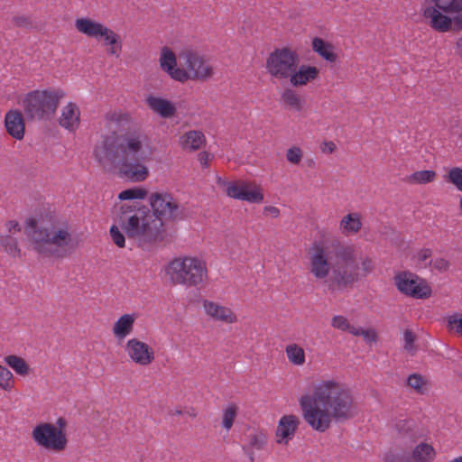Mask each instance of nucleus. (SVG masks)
I'll return each instance as SVG.
<instances>
[{
    "mask_svg": "<svg viewBox=\"0 0 462 462\" xmlns=\"http://www.w3.org/2000/svg\"><path fill=\"white\" fill-rule=\"evenodd\" d=\"M150 153L149 139L141 131L102 134L93 149V159L106 172L132 181H143L149 175L142 163Z\"/></svg>",
    "mask_w": 462,
    "mask_h": 462,
    "instance_id": "nucleus-1",
    "label": "nucleus"
},
{
    "mask_svg": "<svg viewBox=\"0 0 462 462\" xmlns=\"http://www.w3.org/2000/svg\"><path fill=\"white\" fill-rule=\"evenodd\" d=\"M305 422L315 431L323 433L334 422H344L356 415L357 408L352 391L338 380L320 379L311 391L299 398Z\"/></svg>",
    "mask_w": 462,
    "mask_h": 462,
    "instance_id": "nucleus-2",
    "label": "nucleus"
},
{
    "mask_svg": "<svg viewBox=\"0 0 462 462\" xmlns=\"http://www.w3.org/2000/svg\"><path fill=\"white\" fill-rule=\"evenodd\" d=\"M333 248L336 255L333 265L322 243L314 242L309 248V270L317 280H325L332 270L334 282L339 287H346L374 272L373 257L363 255L356 245L337 242Z\"/></svg>",
    "mask_w": 462,
    "mask_h": 462,
    "instance_id": "nucleus-3",
    "label": "nucleus"
},
{
    "mask_svg": "<svg viewBox=\"0 0 462 462\" xmlns=\"http://www.w3.org/2000/svg\"><path fill=\"white\" fill-rule=\"evenodd\" d=\"M30 246L42 257H63L73 245L72 227L66 221H56L46 226H37L36 220L26 221Z\"/></svg>",
    "mask_w": 462,
    "mask_h": 462,
    "instance_id": "nucleus-4",
    "label": "nucleus"
},
{
    "mask_svg": "<svg viewBox=\"0 0 462 462\" xmlns=\"http://www.w3.org/2000/svg\"><path fill=\"white\" fill-rule=\"evenodd\" d=\"M119 223L127 237L140 247L149 246L162 238L163 223L145 207L123 211Z\"/></svg>",
    "mask_w": 462,
    "mask_h": 462,
    "instance_id": "nucleus-5",
    "label": "nucleus"
},
{
    "mask_svg": "<svg viewBox=\"0 0 462 462\" xmlns=\"http://www.w3.org/2000/svg\"><path fill=\"white\" fill-rule=\"evenodd\" d=\"M167 280L173 285L198 287L208 279L207 262L200 256L185 254L174 257L164 267Z\"/></svg>",
    "mask_w": 462,
    "mask_h": 462,
    "instance_id": "nucleus-6",
    "label": "nucleus"
},
{
    "mask_svg": "<svg viewBox=\"0 0 462 462\" xmlns=\"http://www.w3.org/2000/svg\"><path fill=\"white\" fill-rule=\"evenodd\" d=\"M65 96L64 90L59 88L32 90L23 97L22 106L28 119L50 120Z\"/></svg>",
    "mask_w": 462,
    "mask_h": 462,
    "instance_id": "nucleus-7",
    "label": "nucleus"
},
{
    "mask_svg": "<svg viewBox=\"0 0 462 462\" xmlns=\"http://www.w3.org/2000/svg\"><path fill=\"white\" fill-rule=\"evenodd\" d=\"M422 11L429 26L438 32H448L453 24L462 30V0H427Z\"/></svg>",
    "mask_w": 462,
    "mask_h": 462,
    "instance_id": "nucleus-8",
    "label": "nucleus"
},
{
    "mask_svg": "<svg viewBox=\"0 0 462 462\" xmlns=\"http://www.w3.org/2000/svg\"><path fill=\"white\" fill-rule=\"evenodd\" d=\"M67 426V420L63 417H59L55 423L39 422L32 430V439L41 448L53 453L62 452L69 444Z\"/></svg>",
    "mask_w": 462,
    "mask_h": 462,
    "instance_id": "nucleus-9",
    "label": "nucleus"
},
{
    "mask_svg": "<svg viewBox=\"0 0 462 462\" xmlns=\"http://www.w3.org/2000/svg\"><path fill=\"white\" fill-rule=\"evenodd\" d=\"M77 31L88 38H94L106 47L108 55L118 58L122 51L120 36L102 23L88 17L75 21Z\"/></svg>",
    "mask_w": 462,
    "mask_h": 462,
    "instance_id": "nucleus-10",
    "label": "nucleus"
},
{
    "mask_svg": "<svg viewBox=\"0 0 462 462\" xmlns=\"http://www.w3.org/2000/svg\"><path fill=\"white\" fill-rule=\"evenodd\" d=\"M179 63L181 66L180 83L189 80L206 81L215 74L210 60L202 53L188 49L179 53Z\"/></svg>",
    "mask_w": 462,
    "mask_h": 462,
    "instance_id": "nucleus-11",
    "label": "nucleus"
},
{
    "mask_svg": "<svg viewBox=\"0 0 462 462\" xmlns=\"http://www.w3.org/2000/svg\"><path fill=\"white\" fill-rule=\"evenodd\" d=\"M299 54L289 47L277 48L266 59L267 73L278 80L288 79L291 72L298 68Z\"/></svg>",
    "mask_w": 462,
    "mask_h": 462,
    "instance_id": "nucleus-12",
    "label": "nucleus"
},
{
    "mask_svg": "<svg viewBox=\"0 0 462 462\" xmlns=\"http://www.w3.org/2000/svg\"><path fill=\"white\" fill-rule=\"evenodd\" d=\"M149 204L152 214H154L162 223L174 221L182 214V208L177 199L167 191L152 193L149 197Z\"/></svg>",
    "mask_w": 462,
    "mask_h": 462,
    "instance_id": "nucleus-13",
    "label": "nucleus"
},
{
    "mask_svg": "<svg viewBox=\"0 0 462 462\" xmlns=\"http://www.w3.org/2000/svg\"><path fill=\"white\" fill-rule=\"evenodd\" d=\"M394 283L402 293L414 299H427L431 295V288L428 282L412 273H397Z\"/></svg>",
    "mask_w": 462,
    "mask_h": 462,
    "instance_id": "nucleus-14",
    "label": "nucleus"
},
{
    "mask_svg": "<svg viewBox=\"0 0 462 462\" xmlns=\"http://www.w3.org/2000/svg\"><path fill=\"white\" fill-rule=\"evenodd\" d=\"M228 197L249 203H261L263 201V189L259 184L252 181H227L223 183Z\"/></svg>",
    "mask_w": 462,
    "mask_h": 462,
    "instance_id": "nucleus-15",
    "label": "nucleus"
},
{
    "mask_svg": "<svg viewBox=\"0 0 462 462\" xmlns=\"http://www.w3.org/2000/svg\"><path fill=\"white\" fill-rule=\"evenodd\" d=\"M124 349L129 361L137 365L148 366L155 360L154 348L138 337L128 339Z\"/></svg>",
    "mask_w": 462,
    "mask_h": 462,
    "instance_id": "nucleus-16",
    "label": "nucleus"
},
{
    "mask_svg": "<svg viewBox=\"0 0 462 462\" xmlns=\"http://www.w3.org/2000/svg\"><path fill=\"white\" fill-rule=\"evenodd\" d=\"M202 308L206 316L215 322L232 325L238 321L236 313L230 307L219 302L204 300L202 301Z\"/></svg>",
    "mask_w": 462,
    "mask_h": 462,
    "instance_id": "nucleus-17",
    "label": "nucleus"
},
{
    "mask_svg": "<svg viewBox=\"0 0 462 462\" xmlns=\"http://www.w3.org/2000/svg\"><path fill=\"white\" fill-rule=\"evenodd\" d=\"M300 420L297 415L287 414L280 418L275 430V441L279 445H288L294 438Z\"/></svg>",
    "mask_w": 462,
    "mask_h": 462,
    "instance_id": "nucleus-18",
    "label": "nucleus"
},
{
    "mask_svg": "<svg viewBox=\"0 0 462 462\" xmlns=\"http://www.w3.org/2000/svg\"><path fill=\"white\" fill-rule=\"evenodd\" d=\"M5 127L7 134L15 140H23L25 134V122L23 113L11 109L5 116Z\"/></svg>",
    "mask_w": 462,
    "mask_h": 462,
    "instance_id": "nucleus-19",
    "label": "nucleus"
},
{
    "mask_svg": "<svg viewBox=\"0 0 462 462\" xmlns=\"http://www.w3.org/2000/svg\"><path fill=\"white\" fill-rule=\"evenodd\" d=\"M319 77V69L310 64L298 65L288 79L293 88H300L314 82Z\"/></svg>",
    "mask_w": 462,
    "mask_h": 462,
    "instance_id": "nucleus-20",
    "label": "nucleus"
},
{
    "mask_svg": "<svg viewBox=\"0 0 462 462\" xmlns=\"http://www.w3.org/2000/svg\"><path fill=\"white\" fill-rule=\"evenodd\" d=\"M160 67L167 73L172 79L180 80L181 66L179 62V56L168 47H163L161 50L159 58Z\"/></svg>",
    "mask_w": 462,
    "mask_h": 462,
    "instance_id": "nucleus-21",
    "label": "nucleus"
},
{
    "mask_svg": "<svg viewBox=\"0 0 462 462\" xmlns=\"http://www.w3.org/2000/svg\"><path fill=\"white\" fill-rule=\"evenodd\" d=\"M59 125L69 132H75L80 125V109L74 102H68L61 109Z\"/></svg>",
    "mask_w": 462,
    "mask_h": 462,
    "instance_id": "nucleus-22",
    "label": "nucleus"
},
{
    "mask_svg": "<svg viewBox=\"0 0 462 462\" xmlns=\"http://www.w3.org/2000/svg\"><path fill=\"white\" fill-rule=\"evenodd\" d=\"M206 143V136L200 130H189L179 138L180 147L187 152H197L203 148Z\"/></svg>",
    "mask_w": 462,
    "mask_h": 462,
    "instance_id": "nucleus-23",
    "label": "nucleus"
},
{
    "mask_svg": "<svg viewBox=\"0 0 462 462\" xmlns=\"http://www.w3.org/2000/svg\"><path fill=\"white\" fill-rule=\"evenodd\" d=\"M363 228V216L358 211H351L344 215L338 223L340 233L348 237L357 235Z\"/></svg>",
    "mask_w": 462,
    "mask_h": 462,
    "instance_id": "nucleus-24",
    "label": "nucleus"
},
{
    "mask_svg": "<svg viewBox=\"0 0 462 462\" xmlns=\"http://www.w3.org/2000/svg\"><path fill=\"white\" fill-rule=\"evenodd\" d=\"M136 319L137 316L134 313H125L121 315L112 326L114 337L118 341H123L130 336L134 331Z\"/></svg>",
    "mask_w": 462,
    "mask_h": 462,
    "instance_id": "nucleus-25",
    "label": "nucleus"
},
{
    "mask_svg": "<svg viewBox=\"0 0 462 462\" xmlns=\"http://www.w3.org/2000/svg\"><path fill=\"white\" fill-rule=\"evenodd\" d=\"M268 442L267 433L263 430H253L246 437L243 450L251 461L254 460L256 451L263 450Z\"/></svg>",
    "mask_w": 462,
    "mask_h": 462,
    "instance_id": "nucleus-26",
    "label": "nucleus"
},
{
    "mask_svg": "<svg viewBox=\"0 0 462 462\" xmlns=\"http://www.w3.org/2000/svg\"><path fill=\"white\" fill-rule=\"evenodd\" d=\"M145 101L148 107L162 118H171L176 114L175 105L166 98L150 95Z\"/></svg>",
    "mask_w": 462,
    "mask_h": 462,
    "instance_id": "nucleus-27",
    "label": "nucleus"
},
{
    "mask_svg": "<svg viewBox=\"0 0 462 462\" xmlns=\"http://www.w3.org/2000/svg\"><path fill=\"white\" fill-rule=\"evenodd\" d=\"M311 47L313 51L324 60L329 63L337 61L338 54L335 51V46L332 43L319 37H315L312 39Z\"/></svg>",
    "mask_w": 462,
    "mask_h": 462,
    "instance_id": "nucleus-28",
    "label": "nucleus"
},
{
    "mask_svg": "<svg viewBox=\"0 0 462 462\" xmlns=\"http://www.w3.org/2000/svg\"><path fill=\"white\" fill-rule=\"evenodd\" d=\"M435 457L436 451L432 445L420 442L413 448L410 460L413 462H430L432 461Z\"/></svg>",
    "mask_w": 462,
    "mask_h": 462,
    "instance_id": "nucleus-29",
    "label": "nucleus"
},
{
    "mask_svg": "<svg viewBox=\"0 0 462 462\" xmlns=\"http://www.w3.org/2000/svg\"><path fill=\"white\" fill-rule=\"evenodd\" d=\"M282 102L291 109L300 112L304 107V100L300 95L291 88H286L281 95Z\"/></svg>",
    "mask_w": 462,
    "mask_h": 462,
    "instance_id": "nucleus-30",
    "label": "nucleus"
},
{
    "mask_svg": "<svg viewBox=\"0 0 462 462\" xmlns=\"http://www.w3.org/2000/svg\"><path fill=\"white\" fill-rule=\"evenodd\" d=\"M285 354L288 361L293 365L301 366L306 362L305 350L296 343L287 345Z\"/></svg>",
    "mask_w": 462,
    "mask_h": 462,
    "instance_id": "nucleus-31",
    "label": "nucleus"
},
{
    "mask_svg": "<svg viewBox=\"0 0 462 462\" xmlns=\"http://www.w3.org/2000/svg\"><path fill=\"white\" fill-rule=\"evenodd\" d=\"M0 246L11 257L16 258L21 256L18 239L12 235L0 236Z\"/></svg>",
    "mask_w": 462,
    "mask_h": 462,
    "instance_id": "nucleus-32",
    "label": "nucleus"
},
{
    "mask_svg": "<svg viewBox=\"0 0 462 462\" xmlns=\"http://www.w3.org/2000/svg\"><path fill=\"white\" fill-rule=\"evenodd\" d=\"M4 362L19 375L25 376L29 374V365L21 356L9 355L4 358Z\"/></svg>",
    "mask_w": 462,
    "mask_h": 462,
    "instance_id": "nucleus-33",
    "label": "nucleus"
},
{
    "mask_svg": "<svg viewBox=\"0 0 462 462\" xmlns=\"http://www.w3.org/2000/svg\"><path fill=\"white\" fill-rule=\"evenodd\" d=\"M437 173L432 170H423L413 172L408 177V181L411 184H427L436 180Z\"/></svg>",
    "mask_w": 462,
    "mask_h": 462,
    "instance_id": "nucleus-34",
    "label": "nucleus"
},
{
    "mask_svg": "<svg viewBox=\"0 0 462 462\" xmlns=\"http://www.w3.org/2000/svg\"><path fill=\"white\" fill-rule=\"evenodd\" d=\"M331 327L342 332H348L349 334H357L356 329L357 326L350 323L349 319L343 315H335L331 319Z\"/></svg>",
    "mask_w": 462,
    "mask_h": 462,
    "instance_id": "nucleus-35",
    "label": "nucleus"
},
{
    "mask_svg": "<svg viewBox=\"0 0 462 462\" xmlns=\"http://www.w3.org/2000/svg\"><path fill=\"white\" fill-rule=\"evenodd\" d=\"M407 384L417 393L424 394L429 390V381L419 374H412L407 378Z\"/></svg>",
    "mask_w": 462,
    "mask_h": 462,
    "instance_id": "nucleus-36",
    "label": "nucleus"
},
{
    "mask_svg": "<svg viewBox=\"0 0 462 462\" xmlns=\"http://www.w3.org/2000/svg\"><path fill=\"white\" fill-rule=\"evenodd\" d=\"M148 191L144 188H131L121 191L118 199L121 200L143 199L146 198Z\"/></svg>",
    "mask_w": 462,
    "mask_h": 462,
    "instance_id": "nucleus-37",
    "label": "nucleus"
},
{
    "mask_svg": "<svg viewBox=\"0 0 462 462\" xmlns=\"http://www.w3.org/2000/svg\"><path fill=\"white\" fill-rule=\"evenodd\" d=\"M237 415V407L235 404L227 405L223 411L222 426L226 430H229L234 424Z\"/></svg>",
    "mask_w": 462,
    "mask_h": 462,
    "instance_id": "nucleus-38",
    "label": "nucleus"
},
{
    "mask_svg": "<svg viewBox=\"0 0 462 462\" xmlns=\"http://www.w3.org/2000/svg\"><path fill=\"white\" fill-rule=\"evenodd\" d=\"M447 180L451 183L457 190L462 192V168H451L447 176Z\"/></svg>",
    "mask_w": 462,
    "mask_h": 462,
    "instance_id": "nucleus-39",
    "label": "nucleus"
},
{
    "mask_svg": "<svg viewBox=\"0 0 462 462\" xmlns=\"http://www.w3.org/2000/svg\"><path fill=\"white\" fill-rule=\"evenodd\" d=\"M14 385L13 374L5 366L0 365V388L10 391Z\"/></svg>",
    "mask_w": 462,
    "mask_h": 462,
    "instance_id": "nucleus-40",
    "label": "nucleus"
},
{
    "mask_svg": "<svg viewBox=\"0 0 462 462\" xmlns=\"http://www.w3.org/2000/svg\"><path fill=\"white\" fill-rule=\"evenodd\" d=\"M303 158V151L300 147L293 145L286 152V159L291 164H299Z\"/></svg>",
    "mask_w": 462,
    "mask_h": 462,
    "instance_id": "nucleus-41",
    "label": "nucleus"
},
{
    "mask_svg": "<svg viewBox=\"0 0 462 462\" xmlns=\"http://www.w3.org/2000/svg\"><path fill=\"white\" fill-rule=\"evenodd\" d=\"M358 333L357 334H353V336H361L363 337L364 340L368 343V344H372V343H374L376 342L377 340V334L375 332L374 329L373 328H369V329H364L363 328L357 326L356 328Z\"/></svg>",
    "mask_w": 462,
    "mask_h": 462,
    "instance_id": "nucleus-42",
    "label": "nucleus"
},
{
    "mask_svg": "<svg viewBox=\"0 0 462 462\" xmlns=\"http://www.w3.org/2000/svg\"><path fill=\"white\" fill-rule=\"evenodd\" d=\"M106 119L116 124H127L131 116L128 113L122 111H114L107 115Z\"/></svg>",
    "mask_w": 462,
    "mask_h": 462,
    "instance_id": "nucleus-43",
    "label": "nucleus"
},
{
    "mask_svg": "<svg viewBox=\"0 0 462 462\" xmlns=\"http://www.w3.org/2000/svg\"><path fill=\"white\" fill-rule=\"evenodd\" d=\"M110 236L113 242L120 248L125 247V238L124 234L119 230L116 226H112L110 227Z\"/></svg>",
    "mask_w": 462,
    "mask_h": 462,
    "instance_id": "nucleus-44",
    "label": "nucleus"
},
{
    "mask_svg": "<svg viewBox=\"0 0 462 462\" xmlns=\"http://www.w3.org/2000/svg\"><path fill=\"white\" fill-rule=\"evenodd\" d=\"M448 327L462 336V314L457 313L448 318Z\"/></svg>",
    "mask_w": 462,
    "mask_h": 462,
    "instance_id": "nucleus-45",
    "label": "nucleus"
},
{
    "mask_svg": "<svg viewBox=\"0 0 462 462\" xmlns=\"http://www.w3.org/2000/svg\"><path fill=\"white\" fill-rule=\"evenodd\" d=\"M404 349L411 354L415 352V335L411 330H405L403 333Z\"/></svg>",
    "mask_w": 462,
    "mask_h": 462,
    "instance_id": "nucleus-46",
    "label": "nucleus"
},
{
    "mask_svg": "<svg viewBox=\"0 0 462 462\" xmlns=\"http://www.w3.org/2000/svg\"><path fill=\"white\" fill-rule=\"evenodd\" d=\"M5 230L7 231V235L14 236L21 231V225L17 220H8L5 224Z\"/></svg>",
    "mask_w": 462,
    "mask_h": 462,
    "instance_id": "nucleus-47",
    "label": "nucleus"
},
{
    "mask_svg": "<svg viewBox=\"0 0 462 462\" xmlns=\"http://www.w3.org/2000/svg\"><path fill=\"white\" fill-rule=\"evenodd\" d=\"M14 25L22 28H29L32 25L31 19L25 15H16L13 18Z\"/></svg>",
    "mask_w": 462,
    "mask_h": 462,
    "instance_id": "nucleus-48",
    "label": "nucleus"
},
{
    "mask_svg": "<svg viewBox=\"0 0 462 462\" xmlns=\"http://www.w3.org/2000/svg\"><path fill=\"white\" fill-rule=\"evenodd\" d=\"M383 462H413L410 460V457H404L397 454L389 453L386 454Z\"/></svg>",
    "mask_w": 462,
    "mask_h": 462,
    "instance_id": "nucleus-49",
    "label": "nucleus"
},
{
    "mask_svg": "<svg viewBox=\"0 0 462 462\" xmlns=\"http://www.w3.org/2000/svg\"><path fill=\"white\" fill-rule=\"evenodd\" d=\"M431 255L432 251L430 249L423 248L417 253L416 257L419 262L426 265V261L429 260L431 257Z\"/></svg>",
    "mask_w": 462,
    "mask_h": 462,
    "instance_id": "nucleus-50",
    "label": "nucleus"
},
{
    "mask_svg": "<svg viewBox=\"0 0 462 462\" xmlns=\"http://www.w3.org/2000/svg\"><path fill=\"white\" fill-rule=\"evenodd\" d=\"M263 214L273 218H277L280 216V209L274 206H266L263 208Z\"/></svg>",
    "mask_w": 462,
    "mask_h": 462,
    "instance_id": "nucleus-51",
    "label": "nucleus"
},
{
    "mask_svg": "<svg viewBox=\"0 0 462 462\" xmlns=\"http://www.w3.org/2000/svg\"><path fill=\"white\" fill-rule=\"evenodd\" d=\"M433 266L439 271H446L449 267V263L444 258H438L434 261Z\"/></svg>",
    "mask_w": 462,
    "mask_h": 462,
    "instance_id": "nucleus-52",
    "label": "nucleus"
},
{
    "mask_svg": "<svg viewBox=\"0 0 462 462\" xmlns=\"http://www.w3.org/2000/svg\"><path fill=\"white\" fill-rule=\"evenodd\" d=\"M336 144L332 141L323 142L320 150L325 153H333L336 151Z\"/></svg>",
    "mask_w": 462,
    "mask_h": 462,
    "instance_id": "nucleus-53",
    "label": "nucleus"
},
{
    "mask_svg": "<svg viewBox=\"0 0 462 462\" xmlns=\"http://www.w3.org/2000/svg\"><path fill=\"white\" fill-rule=\"evenodd\" d=\"M455 53L462 58V35L455 42Z\"/></svg>",
    "mask_w": 462,
    "mask_h": 462,
    "instance_id": "nucleus-54",
    "label": "nucleus"
},
{
    "mask_svg": "<svg viewBox=\"0 0 462 462\" xmlns=\"http://www.w3.org/2000/svg\"><path fill=\"white\" fill-rule=\"evenodd\" d=\"M199 160L203 166L207 167L209 162V153L206 152H200L199 155Z\"/></svg>",
    "mask_w": 462,
    "mask_h": 462,
    "instance_id": "nucleus-55",
    "label": "nucleus"
},
{
    "mask_svg": "<svg viewBox=\"0 0 462 462\" xmlns=\"http://www.w3.org/2000/svg\"><path fill=\"white\" fill-rule=\"evenodd\" d=\"M405 426H407V429H408V430H410V422H409V421H406V420H404V421H401V422L397 425V427H398V429H399V430H401L402 428H404Z\"/></svg>",
    "mask_w": 462,
    "mask_h": 462,
    "instance_id": "nucleus-56",
    "label": "nucleus"
},
{
    "mask_svg": "<svg viewBox=\"0 0 462 462\" xmlns=\"http://www.w3.org/2000/svg\"><path fill=\"white\" fill-rule=\"evenodd\" d=\"M172 414L173 415H181L182 414V411L180 409H176L172 411Z\"/></svg>",
    "mask_w": 462,
    "mask_h": 462,
    "instance_id": "nucleus-57",
    "label": "nucleus"
},
{
    "mask_svg": "<svg viewBox=\"0 0 462 462\" xmlns=\"http://www.w3.org/2000/svg\"><path fill=\"white\" fill-rule=\"evenodd\" d=\"M449 462H462V456L456 457V458L450 460Z\"/></svg>",
    "mask_w": 462,
    "mask_h": 462,
    "instance_id": "nucleus-58",
    "label": "nucleus"
},
{
    "mask_svg": "<svg viewBox=\"0 0 462 462\" xmlns=\"http://www.w3.org/2000/svg\"><path fill=\"white\" fill-rule=\"evenodd\" d=\"M459 208H460V209L462 210V198H461V199H460V200H459Z\"/></svg>",
    "mask_w": 462,
    "mask_h": 462,
    "instance_id": "nucleus-59",
    "label": "nucleus"
},
{
    "mask_svg": "<svg viewBox=\"0 0 462 462\" xmlns=\"http://www.w3.org/2000/svg\"><path fill=\"white\" fill-rule=\"evenodd\" d=\"M410 436H411V438L413 439L415 437V434L413 432H411Z\"/></svg>",
    "mask_w": 462,
    "mask_h": 462,
    "instance_id": "nucleus-60",
    "label": "nucleus"
},
{
    "mask_svg": "<svg viewBox=\"0 0 462 462\" xmlns=\"http://www.w3.org/2000/svg\"><path fill=\"white\" fill-rule=\"evenodd\" d=\"M189 415L194 417L195 413L194 412H190V413L189 412Z\"/></svg>",
    "mask_w": 462,
    "mask_h": 462,
    "instance_id": "nucleus-61",
    "label": "nucleus"
}]
</instances>
